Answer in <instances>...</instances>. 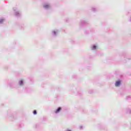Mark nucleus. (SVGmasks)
Instances as JSON below:
<instances>
[{
	"label": "nucleus",
	"instance_id": "obj_1",
	"mask_svg": "<svg viewBox=\"0 0 131 131\" xmlns=\"http://www.w3.org/2000/svg\"><path fill=\"white\" fill-rule=\"evenodd\" d=\"M121 82L120 80L117 81L116 82L115 86H119L120 85Z\"/></svg>",
	"mask_w": 131,
	"mask_h": 131
},
{
	"label": "nucleus",
	"instance_id": "obj_2",
	"mask_svg": "<svg viewBox=\"0 0 131 131\" xmlns=\"http://www.w3.org/2000/svg\"><path fill=\"white\" fill-rule=\"evenodd\" d=\"M61 111V107H58V109L55 112V113H59Z\"/></svg>",
	"mask_w": 131,
	"mask_h": 131
},
{
	"label": "nucleus",
	"instance_id": "obj_3",
	"mask_svg": "<svg viewBox=\"0 0 131 131\" xmlns=\"http://www.w3.org/2000/svg\"><path fill=\"white\" fill-rule=\"evenodd\" d=\"M43 7L46 8V9H48L49 8H50V5H48V4H45L44 5Z\"/></svg>",
	"mask_w": 131,
	"mask_h": 131
},
{
	"label": "nucleus",
	"instance_id": "obj_4",
	"mask_svg": "<svg viewBox=\"0 0 131 131\" xmlns=\"http://www.w3.org/2000/svg\"><path fill=\"white\" fill-rule=\"evenodd\" d=\"M19 83L20 85H22V84H23V81L22 80L19 81Z\"/></svg>",
	"mask_w": 131,
	"mask_h": 131
},
{
	"label": "nucleus",
	"instance_id": "obj_5",
	"mask_svg": "<svg viewBox=\"0 0 131 131\" xmlns=\"http://www.w3.org/2000/svg\"><path fill=\"white\" fill-rule=\"evenodd\" d=\"M95 49H97V46H93L92 49H93V50H95Z\"/></svg>",
	"mask_w": 131,
	"mask_h": 131
},
{
	"label": "nucleus",
	"instance_id": "obj_6",
	"mask_svg": "<svg viewBox=\"0 0 131 131\" xmlns=\"http://www.w3.org/2000/svg\"><path fill=\"white\" fill-rule=\"evenodd\" d=\"M33 114H34L35 115L37 114V112L36 110L34 111Z\"/></svg>",
	"mask_w": 131,
	"mask_h": 131
},
{
	"label": "nucleus",
	"instance_id": "obj_7",
	"mask_svg": "<svg viewBox=\"0 0 131 131\" xmlns=\"http://www.w3.org/2000/svg\"><path fill=\"white\" fill-rule=\"evenodd\" d=\"M67 131H71V130H67Z\"/></svg>",
	"mask_w": 131,
	"mask_h": 131
}]
</instances>
